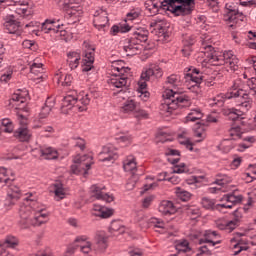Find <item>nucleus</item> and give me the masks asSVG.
<instances>
[{
    "label": "nucleus",
    "instance_id": "obj_60",
    "mask_svg": "<svg viewBox=\"0 0 256 256\" xmlns=\"http://www.w3.org/2000/svg\"><path fill=\"white\" fill-rule=\"evenodd\" d=\"M137 17H139V12H138V10H131V11L127 14V19H128V21H133V19H137Z\"/></svg>",
    "mask_w": 256,
    "mask_h": 256
},
{
    "label": "nucleus",
    "instance_id": "obj_12",
    "mask_svg": "<svg viewBox=\"0 0 256 256\" xmlns=\"http://www.w3.org/2000/svg\"><path fill=\"white\" fill-rule=\"evenodd\" d=\"M130 69L128 67H119L116 66L115 63L112 65V75L108 80L110 87H114V89H127V85H129V73Z\"/></svg>",
    "mask_w": 256,
    "mask_h": 256
},
{
    "label": "nucleus",
    "instance_id": "obj_25",
    "mask_svg": "<svg viewBox=\"0 0 256 256\" xmlns=\"http://www.w3.org/2000/svg\"><path fill=\"white\" fill-rule=\"evenodd\" d=\"M60 5L64 7L70 17H81L83 15V8L77 4H73L70 0H60Z\"/></svg>",
    "mask_w": 256,
    "mask_h": 256
},
{
    "label": "nucleus",
    "instance_id": "obj_1",
    "mask_svg": "<svg viewBox=\"0 0 256 256\" xmlns=\"http://www.w3.org/2000/svg\"><path fill=\"white\" fill-rule=\"evenodd\" d=\"M240 80H236L232 85L231 89L226 94H220L216 96L213 100L210 101L209 105L211 107H223L226 99H236L237 101V108H231L228 110L227 115L233 121H237V119H243V115L251 109L253 105V97L256 96V78H251L247 81V86L249 87V92L247 93L246 90L239 88Z\"/></svg>",
    "mask_w": 256,
    "mask_h": 256
},
{
    "label": "nucleus",
    "instance_id": "obj_16",
    "mask_svg": "<svg viewBox=\"0 0 256 256\" xmlns=\"http://www.w3.org/2000/svg\"><path fill=\"white\" fill-rule=\"evenodd\" d=\"M185 85L188 89L199 87L203 81H207V75L197 68H190L184 76Z\"/></svg>",
    "mask_w": 256,
    "mask_h": 256
},
{
    "label": "nucleus",
    "instance_id": "obj_62",
    "mask_svg": "<svg viewBox=\"0 0 256 256\" xmlns=\"http://www.w3.org/2000/svg\"><path fill=\"white\" fill-rule=\"evenodd\" d=\"M130 256H143V252L139 248H133L129 250Z\"/></svg>",
    "mask_w": 256,
    "mask_h": 256
},
{
    "label": "nucleus",
    "instance_id": "obj_31",
    "mask_svg": "<svg viewBox=\"0 0 256 256\" xmlns=\"http://www.w3.org/2000/svg\"><path fill=\"white\" fill-rule=\"evenodd\" d=\"M183 49H182V54L184 55V57H189V55H191V47H193V45H195V36L191 35V34H186L183 36Z\"/></svg>",
    "mask_w": 256,
    "mask_h": 256
},
{
    "label": "nucleus",
    "instance_id": "obj_34",
    "mask_svg": "<svg viewBox=\"0 0 256 256\" xmlns=\"http://www.w3.org/2000/svg\"><path fill=\"white\" fill-rule=\"evenodd\" d=\"M19 245V239L15 236H7L5 240L0 241V255H3L5 249H15Z\"/></svg>",
    "mask_w": 256,
    "mask_h": 256
},
{
    "label": "nucleus",
    "instance_id": "obj_51",
    "mask_svg": "<svg viewBox=\"0 0 256 256\" xmlns=\"http://www.w3.org/2000/svg\"><path fill=\"white\" fill-rule=\"evenodd\" d=\"M13 122L9 119H3L2 124L0 126V133L4 131V133H13Z\"/></svg>",
    "mask_w": 256,
    "mask_h": 256
},
{
    "label": "nucleus",
    "instance_id": "obj_2",
    "mask_svg": "<svg viewBox=\"0 0 256 256\" xmlns=\"http://www.w3.org/2000/svg\"><path fill=\"white\" fill-rule=\"evenodd\" d=\"M19 224L26 229L30 225L37 227L49 221V213L45 207L37 201V193L28 192L19 209Z\"/></svg>",
    "mask_w": 256,
    "mask_h": 256
},
{
    "label": "nucleus",
    "instance_id": "obj_30",
    "mask_svg": "<svg viewBox=\"0 0 256 256\" xmlns=\"http://www.w3.org/2000/svg\"><path fill=\"white\" fill-rule=\"evenodd\" d=\"M150 31L154 33V35H165V31H167V27L165 26V21L162 19H154L150 22Z\"/></svg>",
    "mask_w": 256,
    "mask_h": 256
},
{
    "label": "nucleus",
    "instance_id": "obj_3",
    "mask_svg": "<svg viewBox=\"0 0 256 256\" xmlns=\"http://www.w3.org/2000/svg\"><path fill=\"white\" fill-rule=\"evenodd\" d=\"M181 85V76L172 74L167 77L165 82V91L163 97L165 102L161 105V111L166 117L170 115H179L180 107H189L191 98L185 94H179L177 87Z\"/></svg>",
    "mask_w": 256,
    "mask_h": 256
},
{
    "label": "nucleus",
    "instance_id": "obj_58",
    "mask_svg": "<svg viewBox=\"0 0 256 256\" xmlns=\"http://www.w3.org/2000/svg\"><path fill=\"white\" fill-rule=\"evenodd\" d=\"M173 173H187V166L185 165V163H182L180 165H176L173 168Z\"/></svg>",
    "mask_w": 256,
    "mask_h": 256
},
{
    "label": "nucleus",
    "instance_id": "obj_54",
    "mask_svg": "<svg viewBox=\"0 0 256 256\" xmlns=\"http://www.w3.org/2000/svg\"><path fill=\"white\" fill-rule=\"evenodd\" d=\"M220 149L224 153H229V151L233 149V146H231V140L229 139L223 140L220 144Z\"/></svg>",
    "mask_w": 256,
    "mask_h": 256
},
{
    "label": "nucleus",
    "instance_id": "obj_48",
    "mask_svg": "<svg viewBox=\"0 0 256 256\" xmlns=\"http://www.w3.org/2000/svg\"><path fill=\"white\" fill-rule=\"evenodd\" d=\"M175 247L178 253H187L191 251V247H189V242L187 240H179Z\"/></svg>",
    "mask_w": 256,
    "mask_h": 256
},
{
    "label": "nucleus",
    "instance_id": "obj_46",
    "mask_svg": "<svg viewBox=\"0 0 256 256\" xmlns=\"http://www.w3.org/2000/svg\"><path fill=\"white\" fill-rule=\"evenodd\" d=\"M174 193L176 194V197H178V199L181 201H189V199H191V193L184 190L183 188L176 187L174 189Z\"/></svg>",
    "mask_w": 256,
    "mask_h": 256
},
{
    "label": "nucleus",
    "instance_id": "obj_39",
    "mask_svg": "<svg viewBox=\"0 0 256 256\" xmlns=\"http://www.w3.org/2000/svg\"><path fill=\"white\" fill-rule=\"evenodd\" d=\"M55 81H57L58 85H62L63 87H69L71 83H73V76L71 74H63L59 72L54 77Z\"/></svg>",
    "mask_w": 256,
    "mask_h": 256
},
{
    "label": "nucleus",
    "instance_id": "obj_61",
    "mask_svg": "<svg viewBox=\"0 0 256 256\" xmlns=\"http://www.w3.org/2000/svg\"><path fill=\"white\" fill-rule=\"evenodd\" d=\"M169 183H172V185H179L181 183V178L177 175H173L171 177L168 176Z\"/></svg>",
    "mask_w": 256,
    "mask_h": 256
},
{
    "label": "nucleus",
    "instance_id": "obj_43",
    "mask_svg": "<svg viewBox=\"0 0 256 256\" xmlns=\"http://www.w3.org/2000/svg\"><path fill=\"white\" fill-rule=\"evenodd\" d=\"M123 167H124V171H127V172L136 171V169H137V161L135 160V156H128L124 160Z\"/></svg>",
    "mask_w": 256,
    "mask_h": 256
},
{
    "label": "nucleus",
    "instance_id": "obj_27",
    "mask_svg": "<svg viewBox=\"0 0 256 256\" xmlns=\"http://www.w3.org/2000/svg\"><path fill=\"white\" fill-rule=\"evenodd\" d=\"M29 96V92L27 90H17L10 100V105L15 107V109H19L25 101H27V97Z\"/></svg>",
    "mask_w": 256,
    "mask_h": 256
},
{
    "label": "nucleus",
    "instance_id": "obj_22",
    "mask_svg": "<svg viewBox=\"0 0 256 256\" xmlns=\"http://www.w3.org/2000/svg\"><path fill=\"white\" fill-rule=\"evenodd\" d=\"M99 161L103 163H113L117 159V152H115V147L108 144L102 148V151L98 154Z\"/></svg>",
    "mask_w": 256,
    "mask_h": 256
},
{
    "label": "nucleus",
    "instance_id": "obj_14",
    "mask_svg": "<svg viewBox=\"0 0 256 256\" xmlns=\"http://www.w3.org/2000/svg\"><path fill=\"white\" fill-rule=\"evenodd\" d=\"M74 164L71 166V171L74 175H87V170L93 165V157L91 155H77L73 159Z\"/></svg>",
    "mask_w": 256,
    "mask_h": 256
},
{
    "label": "nucleus",
    "instance_id": "obj_10",
    "mask_svg": "<svg viewBox=\"0 0 256 256\" xmlns=\"http://www.w3.org/2000/svg\"><path fill=\"white\" fill-rule=\"evenodd\" d=\"M13 181H15L13 170L0 167V183H4L8 187L6 205H15V201L21 199V189Z\"/></svg>",
    "mask_w": 256,
    "mask_h": 256
},
{
    "label": "nucleus",
    "instance_id": "obj_4",
    "mask_svg": "<svg viewBox=\"0 0 256 256\" xmlns=\"http://www.w3.org/2000/svg\"><path fill=\"white\" fill-rule=\"evenodd\" d=\"M198 63L202 66L211 63L212 65H226L231 71L239 69V59L232 51L221 52L215 50L211 44L202 43L201 52L198 54Z\"/></svg>",
    "mask_w": 256,
    "mask_h": 256
},
{
    "label": "nucleus",
    "instance_id": "obj_53",
    "mask_svg": "<svg viewBox=\"0 0 256 256\" xmlns=\"http://www.w3.org/2000/svg\"><path fill=\"white\" fill-rule=\"evenodd\" d=\"M242 135H243V130L241 129V127H234L229 130V136L234 141L237 139H241Z\"/></svg>",
    "mask_w": 256,
    "mask_h": 256
},
{
    "label": "nucleus",
    "instance_id": "obj_44",
    "mask_svg": "<svg viewBox=\"0 0 256 256\" xmlns=\"http://www.w3.org/2000/svg\"><path fill=\"white\" fill-rule=\"evenodd\" d=\"M200 119H203V112L199 108H194L186 116V123H189V121H199Z\"/></svg>",
    "mask_w": 256,
    "mask_h": 256
},
{
    "label": "nucleus",
    "instance_id": "obj_15",
    "mask_svg": "<svg viewBox=\"0 0 256 256\" xmlns=\"http://www.w3.org/2000/svg\"><path fill=\"white\" fill-rule=\"evenodd\" d=\"M84 255H89L93 251V244L89 241L87 236H78L75 238L74 242L67 248L66 253L68 255H73L75 249H79Z\"/></svg>",
    "mask_w": 256,
    "mask_h": 256
},
{
    "label": "nucleus",
    "instance_id": "obj_59",
    "mask_svg": "<svg viewBox=\"0 0 256 256\" xmlns=\"http://www.w3.org/2000/svg\"><path fill=\"white\" fill-rule=\"evenodd\" d=\"M248 247L247 246H243L240 243L235 244L233 247V253L234 255H239V253H241V251H247Z\"/></svg>",
    "mask_w": 256,
    "mask_h": 256
},
{
    "label": "nucleus",
    "instance_id": "obj_52",
    "mask_svg": "<svg viewBox=\"0 0 256 256\" xmlns=\"http://www.w3.org/2000/svg\"><path fill=\"white\" fill-rule=\"evenodd\" d=\"M186 213L191 219H197L201 215V210L197 206H188L186 208Z\"/></svg>",
    "mask_w": 256,
    "mask_h": 256
},
{
    "label": "nucleus",
    "instance_id": "obj_26",
    "mask_svg": "<svg viewBox=\"0 0 256 256\" xmlns=\"http://www.w3.org/2000/svg\"><path fill=\"white\" fill-rule=\"evenodd\" d=\"M43 33H59V29H61V23L57 19H46L40 27Z\"/></svg>",
    "mask_w": 256,
    "mask_h": 256
},
{
    "label": "nucleus",
    "instance_id": "obj_13",
    "mask_svg": "<svg viewBox=\"0 0 256 256\" xmlns=\"http://www.w3.org/2000/svg\"><path fill=\"white\" fill-rule=\"evenodd\" d=\"M223 20L228 23L229 27H236L239 21H243V13L239 12L237 3L228 1L225 4Z\"/></svg>",
    "mask_w": 256,
    "mask_h": 256
},
{
    "label": "nucleus",
    "instance_id": "obj_47",
    "mask_svg": "<svg viewBox=\"0 0 256 256\" xmlns=\"http://www.w3.org/2000/svg\"><path fill=\"white\" fill-rule=\"evenodd\" d=\"M10 79H13V67H8L2 71L0 82L9 83Z\"/></svg>",
    "mask_w": 256,
    "mask_h": 256
},
{
    "label": "nucleus",
    "instance_id": "obj_19",
    "mask_svg": "<svg viewBox=\"0 0 256 256\" xmlns=\"http://www.w3.org/2000/svg\"><path fill=\"white\" fill-rule=\"evenodd\" d=\"M105 187L101 185H93L90 187V195L92 201L97 199L98 201H105L106 203H112L114 201V197L111 194L105 193L103 190Z\"/></svg>",
    "mask_w": 256,
    "mask_h": 256
},
{
    "label": "nucleus",
    "instance_id": "obj_41",
    "mask_svg": "<svg viewBox=\"0 0 256 256\" xmlns=\"http://www.w3.org/2000/svg\"><path fill=\"white\" fill-rule=\"evenodd\" d=\"M139 106V104H137V102H135V100L130 99V100H126L124 102V104L122 105V107L120 108V111L122 113H134L135 114V110L137 109V107Z\"/></svg>",
    "mask_w": 256,
    "mask_h": 256
},
{
    "label": "nucleus",
    "instance_id": "obj_55",
    "mask_svg": "<svg viewBox=\"0 0 256 256\" xmlns=\"http://www.w3.org/2000/svg\"><path fill=\"white\" fill-rule=\"evenodd\" d=\"M135 117L138 119H147L149 117V113L147 111L139 109V106H137V109L134 112Z\"/></svg>",
    "mask_w": 256,
    "mask_h": 256
},
{
    "label": "nucleus",
    "instance_id": "obj_42",
    "mask_svg": "<svg viewBox=\"0 0 256 256\" xmlns=\"http://www.w3.org/2000/svg\"><path fill=\"white\" fill-rule=\"evenodd\" d=\"M14 135L15 137H17V139H20L21 141H28L29 139H31V132L25 126H21L20 128H18Z\"/></svg>",
    "mask_w": 256,
    "mask_h": 256
},
{
    "label": "nucleus",
    "instance_id": "obj_7",
    "mask_svg": "<svg viewBox=\"0 0 256 256\" xmlns=\"http://www.w3.org/2000/svg\"><path fill=\"white\" fill-rule=\"evenodd\" d=\"M149 39V30L139 27L134 28L132 32V37L124 40L123 51L127 57H133V55H138L143 51V45L141 43H146Z\"/></svg>",
    "mask_w": 256,
    "mask_h": 256
},
{
    "label": "nucleus",
    "instance_id": "obj_17",
    "mask_svg": "<svg viewBox=\"0 0 256 256\" xmlns=\"http://www.w3.org/2000/svg\"><path fill=\"white\" fill-rule=\"evenodd\" d=\"M83 49L82 71L87 73L93 69V63H95V47L84 42Z\"/></svg>",
    "mask_w": 256,
    "mask_h": 256
},
{
    "label": "nucleus",
    "instance_id": "obj_50",
    "mask_svg": "<svg viewBox=\"0 0 256 256\" xmlns=\"http://www.w3.org/2000/svg\"><path fill=\"white\" fill-rule=\"evenodd\" d=\"M131 31V27L127 24L115 25L111 28L112 35H118V33H127Z\"/></svg>",
    "mask_w": 256,
    "mask_h": 256
},
{
    "label": "nucleus",
    "instance_id": "obj_45",
    "mask_svg": "<svg viewBox=\"0 0 256 256\" xmlns=\"http://www.w3.org/2000/svg\"><path fill=\"white\" fill-rule=\"evenodd\" d=\"M256 203V188H253L248 192V201L244 206L245 211H249Z\"/></svg>",
    "mask_w": 256,
    "mask_h": 256
},
{
    "label": "nucleus",
    "instance_id": "obj_40",
    "mask_svg": "<svg viewBox=\"0 0 256 256\" xmlns=\"http://www.w3.org/2000/svg\"><path fill=\"white\" fill-rule=\"evenodd\" d=\"M79 61H81V54L77 52H69L67 63L71 70L79 67Z\"/></svg>",
    "mask_w": 256,
    "mask_h": 256
},
{
    "label": "nucleus",
    "instance_id": "obj_28",
    "mask_svg": "<svg viewBox=\"0 0 256 256\" xmlns=\"http://www.w3.org/2000/svg\"><path fill=\"white\" fill-rule=\"evenodd\" d=\"M113 213H115V211L111 208H107L99 204H93L92 215H94V217L109 219V217H112Z\"/></svg>",
    "mask_w": 256,
    "mask_h": 256
},
{
    "label": "nucleus",
    "instance_id": "obj_32",
    "mask_svg": "<svg viewBox=\"0 0 256 256\" xmlns=\"http://www.w3.org/2000/svg\"><path fill=\"white\" fill-rule=\"evenodd\" d=\"M158 211L162 215H175L177 213V207L171 201L163 200L158 207Z\"/></svg>",
    "mask_w": 256,
    "mask_h": 256
},
{
    "label": "nucleus",
    "instance_id": "obj_57",
    "mask_svg": "<svg viewBox=\"0 0 256 256\" xmlns=\"http://www.w3.org/2000/svg\"><path fill=\"white\" fill-rule=\"evenodd\" d=\"M133 138L129 136L128 134H123L121 136L117 137L118 143H125L126 145H129L131 143V140Z\"/></svg>",
    "mask_w": 256,
    "mask_h": 256
},
{
    "label": "nucleus",
    "instance_id": "obj_29",
    "mask_svg": "<svg viewBox=\"0 0 256 256\" xmlns=\"http://www.w3.org/2000/svg\"><path fill=\"white\" fill-rule=\"evenodd\" d=\"M231 181H233V178L230 176L225 174H217L214 185L218 186L209 188L210 193H219V191H221V187L231 183Z\"/></svg>",
    "mask_w": 256,
    "mask_h": 256
},
{
    "label": "nucleus",
    "instance_id": "obj_8",
    "mask_svg": "<svg viewBox=\"0 0 256 256\" xmlns=\"http://www.w3.org/2000/svg\"><path fill=\"white\" fill-rule=\"evenodd\" d=\"M91 103V98L89 93L81 91L78 95L77 92H69L62 101V112L67 113V111L74 109V111H87V105Z\"/></svg>",
    "mask_w": 256,
    "mask_h": 256
},
{
    "label": "nucleus",
    "instance_id": "obj_9",
    "mask_svg": "<svg viewBox=\"0 0 256 256\" xmlns=\"http://www.w3.org/2000/svg\"><path fill=\"white\" fill-rule=\"evenodd\" d=\"M243 201V196L236 194L225 195L221 199L220 204H215V200L207 197H203L200 201L203 209H208L210 211H220V213H225V209H233L235 205Z\"/></svg>",
    "mask_w": 256,
    "mask_h": 256
},
{
    "label": "nucleus",
    "instance_id": "obj_21",
    "mask_svg": "<svg viewBox=\"0 0 256 256\" xmlns=\"http://www.w3.org/2000/svg\"><path fill=\"white\" fill-rule=\"evenodd\" d=\"M94 27L98 31H105V27L109 24V18L107 17V11L98 9L94 12Z\"/></svg>",
    "mask_w": 256,
    "mask_h": 256
},
{
    "label": "nucleus",
    "instance_id": "obj_63",
    "mask_svg": "<svg viewBox=\"0 0 256 256\" xmlns=\"http://www.w3.org/2000/svg\"><path fill=\"white\" fill-rule=\"evenodd\" d=\"M241 157H237L235 158L232 163H231V167L232 169H237V167H239V165H241Z\"/></svg>",
    "mask_w": 256,
    "mask_h": 256
},
{
    "label": "nucleus",
    "instance_id": "obj_33",
    "mask_svg": "<svg viewBox=\"0 0 256 256\" xmlns=\"http://www.w3.org/2000/svg\"><path fill=\"white\" fill-rule=\"evenodd\" d=\"M39 152L40 157L44 159H57L59 152L53 147H40V149H34L33 152Z\"/></svg>",
    "mask_w": 256,
    "mask_h": 256
},
{
    "label": "nucleus",
    "instance_id": "obj_35",
    "mask_svg": "<svg viewBox=\"0 0 256 256\" xmlns=\"http://www.w3.org/2000/svg\"><path fill=\"white\" fill-rule=\"evenodd\" d=\"M107 233L105 231H100L96 233L95 236V249H98L99 251H105L107 249Z\"/></svg>",
    "mask_w": 256,
    "mask_h": 256
},
{
    "label": "nucleus",
    "instance_id": "obj_38",
    "mask_svg": "<svg viewBox=\"0 0 256 256\" xmlns=\"http://www.w3.org/2000/svg\"><path fill=\"white\" fill-rule=\"evenodd\" d=\"M194 137H197L196 143H201L207 137V126L197 123L194 126Z\"/></svg>",
    "mask_w": 256,
    "mask_h": 256
},
{
    "label": "nucleus",
    "instance_id": "obj_23",
    "mask_svg": "<svg viewBox=\"0 0 256 256\" xmlns=\"http://www.w3.org/2000/svg\"><path fill=\"white\" fill-rule=\"evenodd\" d=\"M239 221H241V214L239 211H235L234 212V219L230 220L228 222L225 221H218L216 223L218 229H220L221 231H229V233H231V231H233L234 229H237V227H239Z\"/></svg>",
    "mask_w": 256,
    "mask_h": 256
},
{
    "label": "nucleus",
    "instance_id": "obj_49",
    "mask_svg": "<svg viewBox=\"0 0 256 256\" xmlns=\"http://www.w3.org/2000/svg\"><path fill=\"white\" fill-rule=\"evenodd\" d=\"M245 179L251 183L254 179H256V164H250L244 174ZM250 179V180H249Z\"/></svg>",
    "mask_w": 256,
    "mask_h": 256
},
{
    "label": "nucleus",
    "instance_id": "obj_36",
    "mask_svg": "<svg viewBox=\"0 0 256 256\" xmlns=\"http://www.w3.org/2000/svg\"><path fill=\"white\" fill-rule=\"evenodd\" d=\"M50 191L54 193L56 201H61V199H65V195H67V190H65L61 182L54 183L51 186Z\"/></svg>",
    "mask_w": 256,
    "mask_h": 256
},
{
    "label": "nucleus",
    "instance_id": "obj_6",
    "mask_svg": "<svg viewBox=\"0 0 256 256\" xmlns=\"http://www.w3.org/2000/svg\"><path fill=\"white\" fill-rule=\"evenodd\" d=\"M14 13L15 14L10 15L6 19L4 27L8 33L19 37L21 33H23V30L21 29L19 21L15 20V18L18 15V17H22V19H31V17H33V10L29 8L25 2H17L14 7Z\"/></svg>",
    "mask_w": 256,
    "mask_h": 256
},
{
    "label": "nucleus",
    "instance_id": "obj_20",
    "mask_svg": "<svg viewBox=\"0 0 256 256\" xmlns=\"http://www.w3.org/2000/svg\"><path fill=\"white\" fill-rule=\"evenodd\" d=\"M217 237H219L217 232L211 230L194 234V239H199L200 243H207L210 247H215L219 243V241H216Z\"/></svg>",
    "mask_w": 256,
    "mask_h": 256
},
{
    "label": "nucleus",
    "instance_id": "obj_18",
    "mask_svg": "<svg viewBox=\"0 0 256 256\" xmlns=\"http://www.w3.org/2000/svg\"><path fill=\"white\" fill-rule=\"evenodd\" d=\"M141 229H149V227H156L158 229H169V225L158 218H147L145 215L140 214L137 218Z\"/></svg>",
    "mask_w": 256,
    "mask_h": 256
},
{
    "label": "nucleus",
    "instance_id": "obj_37",
    "mask_svg": "<svg viewBox=\"0 0 256 256\" xmlns=\"http://www.w3.org/2000/svg\"><path fill=\"white\" fill-rule=\"evenodd\" d=\"M55 107V98L48 97L46 99L45 105L42 107L40 112V119H46V117H49V114L51 113L52 109Z\"/></svg>",
    "mask_w": 256,
    "mask_h": 256
},
{
    "label": "nucleus",
    "instance_id": "obj_11",
    "mask_svg": "<svg viewBox=\"0 0 256 256\" xmlns=\"http://www.w3.org/2000/svg\"><path fill=\"white\" fill-rule=\"evenodd\" d=\"M160 77H163V70L157 65H152L150 68L142 72L140 77L141 80L138 83L140 99L143 101H147V99H149V92L145 90L147 89V81H155V79H160Z\"/></svg>",
    "mask_w": 256,
    "mask_h": 256
},
{
    "label": "nucleus",
    "instance_id": "obj_56",
    "mask_svg": "<svg viewBox=\"0 0 256 256\" xmlns=\"http://www.w3.org/2000/svg\"><path fill=\"white\" fill-rule=\"evenodd\" d=\"M110 229L113 233H125V227L119 225V222H113Z\"/></svg>",
    "mask_w": 256,
    "mask_h": 256
},
{
    "label": "nucleus",
    "instance_id": "obj_64",
    "mask_svg": "<svg viewBox=\"0 0 256 256\" xmlns=\"http://www.w3.org/2000/svg\"><path fill=\"white\" fill-rule=\"evenodd\" d=\"M153 201V196H148L143 200V207L147 208L149 205H151V202Z\"/></svg>",
    "mask_w": 256,
    "mask_h": 256
},
{
    "label": "nucleus",
    "instance_id": "obj_5",
    "mask_svg": "<svg viewBox=\"0 0 256 256\" xmlns=\"http://www.w3.org/2000/svg\"><path fill=\"white\" fill-rule=\"evenodd\" d=\"M150 11H159V7H163L166 11H170L176 17L180 15H190L195 7V0H164L163 2L148 1Z\"/></svg>",
    "mask_w": 256,
    "mask_h": 256
},
{
    "label": "nucleus",
    "instance_id": "obj_24",
    "mask_svg": "<svg viewBox=\"0 0 256 256\" xmlns=\"http://www.w3.org/2000/svg\"><path fill=\"white\" fill-rule=\"evenodd\" d=\"M30 79L36 83L43 81V64L35 59L30 65Z\"/></svg>",
    "mask_w": 256,
    "mask_h": 256
}]
</instances>
